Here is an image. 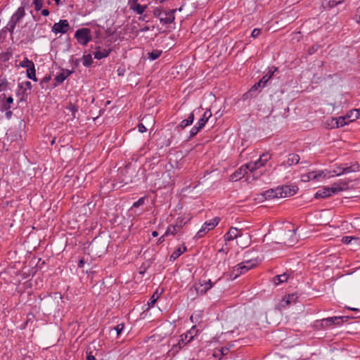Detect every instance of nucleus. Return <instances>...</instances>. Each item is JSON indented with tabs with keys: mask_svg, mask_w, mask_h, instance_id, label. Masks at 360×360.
Returning a JSON list of instances; mask_svg holds the SVG:
<instances>
[{
	"mask_svg": "<svg viewBox=\"0 0 360 360\" xmlns=\"http://www.w3.org/2000/svg\"><path fill=\"white\" fill-rule=\"evenodd\" d=\"M349 319V317L347 316H333L316 321V323L319 324L321 328L326 329L333 325L340 326L345 321H347Z\"/></svg>",
	"mask_w": 360,
	"mask_h": 360,
	"instance_id": "nucleus-1",
	"label": "nucleus"
},
{
	"mask_svg": "<svg viewBox=\"0 0 360 360\" xmlns=\"http://www.w3.org/2000/svg\"><path fill=\"white\" fill-rule=\"evenodd\" d=\"M25 11L23 7H19L17 11L13 14L10 21L8 22L6 29L12 35L18 22L25 16Z\"/></svg>",
	"mask_w": 360,
	"mask_h": 360,
	"instance_id": "nucleus-2",
	"label": "nucleus"
},
{
	"mask_svg": "<svg viewBox=\"0 0 360 360\" xmlns=\"http://www.w3.org/2000/svg\"><path fill=\"white\" fill-rule=\"evenodd\" d=\"M77 42L81 45L86 46L91 40V30L89 28H81L75 34Z\"/></svg>",
	"mask_w": 360,
	"mask_h": 360,
	"instance_id": "nucleus-3",
	"label": "nucleus"
},
{
	"mask_svg": "<svg viewBox=\"0 0 360 360\" xmlns=\"http://www.w3.org/2000/svg\"><path fill=\"white\" fill-rule=\"evenodd\" d=\"M360 165L357 162H351L349 164H342L341 167L340 168V172H338L337 170H333V173L334 174L333 176H340L345 174H349L352 172H357L359 171Z\"/></svg>",
	"mask_w": 360,
	"mask_h": 360,
	"instance_id": "nucleus-4",
	"label": "nucleus"
},
{
	"mask_svg": "<svg viewBox=\"0 0 360 360\" xmlns=\"http://www.w3.org/2000/svg\"><path fill=\"white\" fill-rule=\"evenodd\" d=\"M32 84L29 81L24 82L21 84H18L19 89H23L22 92H18L17 95L20 96L18 103H21L23 101H26L27 98V96L30 93L27 92V91H30L32 89Z\"/></svg>",
	"mask_w": 360,
	"mask_h": 360,
	"instance_id": "nucleus-5",
	"label": "nucleus"
},
{
	"mask_svg": "<svg viewBox=\"0 0 360 360\" xmlns=\"http://www.w3.org/2000/svg\"><path fill=\"white\" fill-rule=\"evenodd\" d=\"M243 231L242 229H238L236 227H231L227 233L224 236V239L226 245L228 242L233 240H237L240 236H242Z\"/></svg>",
	"mask_w": 360,
	"mask_h": 360,
	"instance_id": "nucleus-6",
	"label": "nucleus"
},
{
	"mask_svg": "<svg viewBox=\"0 0 360 360\" xmlns=\"http://www.w3.org/2000/svg\"><path fill=\"white\" fill-rule=\"evenodd\" d=\"M70 30V25L67 20H60L52 27V32L55 34H65Z\"/></svg>",
	"mask_w": 360,
	"mask_h": 360,
	"instance_id": "nucleus-7",
	"label": "nucleus"
},
{
	"mask_svg": "<svg viewBox=\"0 0 360 360\" xmlns=\"http://www.w3.org/2000/svg\"><path fill=\"white\" fill-rule=\"evenodd\" d=\"M13 101L12 96H7L6 94H1L0 95V111L4 112V110L11 109Z\"/></svg>",
	"mask_w": 360,
	"mask_h": 360,
	"instance_id": "nucleus-8",
	"label": "nucleus"
},
{
	"mask_svg": "<svg viewBox=\"0 0 360 360\" xmlns=\"http://www.w3.org/2000/svg\"><path fill=\"white\" fill-rule=\"evenodd\" d=\"M196 333L195 326H193L190 330L180 336V339L178 340L179 345H182L183 346L186 345L193 339Z\"/></svg>",
	"mask_w": 360,
	"mask_h": 360,
	"instance_id": "nucleus-9",
	"label": "nucleus"
},
{
	"mask_svg": "<svg viewBox=\"0 0 360 360\" xmlns=\"http://www.w3.org/2000/svg\"><path fill=\"white\" fill-rule=\"evenodd\" d=\"M251 269H252V265L245 266V262H241L233 267L231 276H233V278H236Z\"/></svg>",
	"mask_w": 360,
	"mask_h": 360,
	"instance_id": "nucleus-10",
	"label": "nucleus"
},
{
	"mask_svg": "<svg viewBox=\"0 0 360 360\" xmlns=\"http://www.w3.org/2000/svg\"><path fill=\"white\" fill-rule=\"evenodd\" d=\"M281 189L280 193L282 192V195L280 198H286L294 195L298 191L296 186H279Z\"/></svg>",
	"mask_w": 360,
	"mask_h": 360,
	"instance_id": "nucleus-11",
	"label": "nucleus"
},
{
	"mask_svg": "<svg viewBox=\"0 0 360 360\" xmlns=\"http://www.w3.org/2000/svg\"><path fill=\"white\" fill-rule=\"evenodd\" d=\"M176 12V9H172L169 11H164L160 20L163 24H170L172 23L174 19V13Z\"/></svg>",
	"mask_w": 360,
	"mask_h": 360,
	"instance_id": "nucleus-12",
	"label": "nucleus"
},
{
	"mask_svg": "<svg viewBox=\"0 0 360 360\" xmlns=\"http://www.w3.org/2000/svg\"><path fill=\"white\" fill-rule=\"evenodd\" d=\"M323 176V172H311L305 174H302L301 176V179L302 181L307 182L311 180L313 181H319L320 177Z\"/></svg>",
	"mask_w": 360,
	"mask_h": 360,
	"instance_id": "nucleus-13",
	"label": "nucleus"
},
{
	"mask_svg": "<svg viewBox=\"0 0 360 360\" xmlns=\"http://www.w3.org/2000/svg\"><path fill=\"white\" fill-rule=\"evenodd\" d=\"M266 164L264 162L260 161V158L255 162H250L245 165L246 169H248L251 173H254L256 172L258 169L260 167L264 166ZM254 178H257L258 174H256V176L255 174H253Z\"/></svg>",
	"mask_w": 360,
	"mask_h": 360,
	"instance_id": "nucleus-14",
	"label": "nucleus"
},
{
	"mask_svg": "<svg viewBox=\"0 0 360 360\" xmlns=\"http://www.w3.org/2000/svg\"><path fill=\"white\" fill-rule=\"evenodd\" d=\"M237 245L241 248H245L250 245L251 236L249 233H243L236 240Z\"/></svg>",
	"mask_w": 360,
	"mask_h": 360,
	"instance_id": "nucleus-15",
	"label": "nucleus"
},
{
	"mask_svg": "<svg viewBox=\"0 0 360 360\" xmlns=\"http://www.w3.org/2000/svg\"><path fill=\"white\" fill-rule=\"evenodd\" d=\"M300 160V158L297 154L291 153L288 155L287 160L283 162L281 165L284 167H290L298 164Z\"/></svg>",
	"mask_w": 360,
	"mask_h": 360,
	"instance_id": "nucleus-16",
	"label": "nucleus"
},
{
	"mask_svg": "<svg viewBox=\"0 0 360 360\" xmlns=\"http://www.w3.org/2000/svg\"><path fill=\"white\" fill-rule=\"evenodd\" d=\"M349 116H342L337 118H332L331 126L333 128H338L348 124L350 122L347 120Z\"/></svg>",
	"mask_w": 360,
	"mask_h": 360,
	"instance_id": "nucleus-17",
	"label": "nucleus"
},
{
	"mask_svg": "<svg viewBox=\"0 0 360 360\" xmlns=\"http://www.w3.org/2000/svg\"><path fill=\"white\" fill-rule=\"evenodd\" d=\"M213 286V283H212L211 280H208L207 281H205L203 284L200 283L199 286H195V290L198 294H200V295H205L208 290H210Z\"/></svg>",
	"mask_w": 360,
	"mask_h": 360,
	"instance_id": "nucleus-18",
	"label": "nucleus"
},
{
	"mask_svg": "<svg viewBox=\"0 0 360 360\" xmlns=\"http://www.w3.org/2000/svg\"><path fill=\"white\" fill-rule=\"evenodd\" d=\"M281 189L279 188V186L276 187V188H271L266 191L263 195L265 198V199H274V198H280V196L282 195V192L280 193Z\"/></svg>",
	"mask_w": 360,
	"mask_h": 360,
	"instance_id": "nucleus-19",
	"label": "nucleus"
},
{
	"mask_svg": "<svg viewBox=\"0 0 360 360\" xmlns=\"http://www.w3.org/2000/svg\"><path fill=\"white\" fill-rule=\"evenodd\" d=\"M298 297L297 294H289L285 295L280 302V307L285 308L292 302H295Z\"/></svg>",
	"mask_w": 360,
	"mask_h": 360,
	"instance_id": "nucleus-20",
	"label": "nucleus"
},
{
	"mask_svg": "<svg viewBox=\"0 0 360 360\" xmlns=\"http://www.w3.org/2000/svg\"><path fill=\"white\" fill-rule=\"evenodd\" d=\"M330 187H323L322 189L319 190L314 195L315 198H326L332 195Z\"/></svg>",
	"mask_w": 360,
	"mask_h": 360,
	"instance_id": "nucleus-21",
	"label": "nucleus"
},
{
	"mask_svg": "<svg viewBox=\"0 0 360 360\" xmlns=\"http://www.w3.org/2000/svg\"><path fill=\"white\" fill-rule=\"evenodd\" d=\"M138 0H133L130 1V8L133 10L134 12H136L137 14H142L146 8H147V6L144 5L142 6L137 3Z\"/></svg>",
	"mask_w": 360,
	"mask_h": 360,
	"instance_id": "nucleus-22",
	"label": "nucleus"
},
{
	"mask_svg": "<svg viewBox=\"0 0 360 360\" xmlns=\"http://www.w3.org/2000/svg\"><path fill=\"white\" fill-rule=\"evenodd\" d=\"M72 72L73 70L62 69L61 72L56 76L55 80L58 84L63 83Z\"/></svg>",
	"mask_w": 360,
	"mask_h": 360,
	"instance_id": "nucleus-23",
	"label": "nucleus"
},
{
	"mask_svg": "<svg viewBox=\"0 0 360 360\" xmlns=\"http://www.w3.org/2000/svg\"><path fill=\"white\" fill-rule=\"evenodd\" d=\"M219 221L220 219L219 217H214L210 221H205L202 226V228H205L206 231L208 232L214 229V227L218 225Z\"/></svg>",
	"mask_w": 360,
	"mask_h": 360,
	"instance_id": "nucleus-24",
	"label": "nucleus"
},
{
	"mask_svg": "<svg viewBox=\"0 0 360 360\" xmlns=\"http://www.w3.org/2000/svg\"><path fill=\"white\" fill-rule=\"evenodd\" d=\"M100 47L96 48V51L94 53V58L96 59H102L103 58L107 57L111 49H103V50H99Z\"/></svg>",
	"mask_w": 360,
	"mask_h": 360,
	"instance_id": "nucleus-25",
	"label": "nucleus"
},
{
	"mask_svg": "<svg viewBox=\"0 0 360 360\" xmlns=\"http://www.w3.org/2000/svg\"><path fill=\"white\" fill-rule=\"evenodd\" d=\"M194 113L193 112H192L191 113L189 114V115L188 116V117L184 120H182L180 124L178 125V128H181V129H184L186 128V127L191 125L193 122V120H194Z\"/></svg>",
	"mask_w": 360,
	"mask_h": 360,
	"instance_id": "nucleus-26",
	"label": "nucleus"
},
{
	"mask_svg": "<svg viewBox=\"0 0 360 360\" xmlns=\"http://www.w3.org/2000/svg\"><path fill=\"white\" fill-rule=\"evenodd\" d=\"M211 116L212 112L210 110H206V111L203 113L202 117L198 120L197 124L203 128Z\"/></svg>",
	"mask_w": 360,
	"mask_h": 360,
	"instance_id": "nucleus-27",
	"label": "nucleus"
},
{
	"mask_svg": "<svg viewBox=\"0 0 360 360\" xmlns=\"http://www.w3.org/2000/svg\"><path fill=\"white\" fill-rule=\"evenodd\" d=\"M259 87H264L263 86V84L262 83H260V81H259L258 82L255 83L252 86V88L248 91L246 92L244 95H243V97L245 98H248V95H250V96H252L254 95L255 93L257 92V91L258 90V89Z\"/></svg>",
	"mask_w": 360,
	"mask_h": 360,
	"instance_id": "nucleus-28",
	"label": "nucleus"
},
{
	"mask_svg": "<svg viewBox=\"0 0 360 360\" xmlns=\"http://www.w3.org/2000/svg\"><path fill=\"white\" fill-rule=\"evenodd\" d=\"M276 70H277V68H274V70H269L268 71V72L262 77V78L259 81H260V83H262L263 84V86H266L267 82L269 81L270 79H271V77L274 75V72Z\"/></svg>",
	"mask_w": 360,
	"mask_h": 360,
	"instance_id": "nucleus-29",
	"label": "nucleus"
},
{
	"mask_svg": "<svg viewBox=\"0 0 360 360\" xmlns=\"http://www.w3.org/2000/svg\"><path fill=\"white\" fill-rule=\"evenodd\" d=\"M288 275L286 273H285L281 275L276 276L274 278V282L276 285H278L282 283L286 282L288 281Z\"/></svg>",
	"mask_w": 360,
	"mask_h": 360,
	"instance_id": "nucleus-30",
	"label": "nucleus"
},
{
	"mask_svg": "<svg viewBox=\"0 0 360 360\" xmlns=\"http://www.w3.org/2000/svg\"><path fill=\"white\" fill-rule=\"evenodd\" d=\"M246 169H243V168H240L238 169H237L231 176V179L233 180H237V179H240L243 176H244L245 174L246 173Z\"/></svg>",
	"mask_w": 360,
	"mask_h": 360,
	"instance_id": "nucleus-31",
	"label": "nucleus"
},
{
	"mask_svg": "<svg viewBox=\"0 0 360 360\" xmlns=\"http://www.w3.org/2000/svg\"><path fill=\"white\" fill-rule=\"evenodd\" d=\"M27 77L33 81H37L34 64L27 69Z\"/></svg>",
	"mask_w": 360,
	"mask_h": 360,
	"instance_id": "nucleus-32",
	"label": "nucleus"
},
{
	"mask_svg": "<svg viewBox=\"0 0 360 360\" xmlns=\"http://www.w3.org/2000/svg\"><path fill=\"white\" fill-rule=\"evenodd\" d=\"M330 190L332 191L333 194L338 193L340 191L347 190L345 187L339 185L337 182L332 184L330 187Z\"/></svg>",
	"mask_w": 360,
	"mask_h": 360,
	"instance_id": "nucleus-33",
	"label": "nucleus"
},
{
	"mask_svg": "<svg viewBox=\"0 0 360 360\" xmlns=\"http://www.w3.org/2000/svg\"><path fill=\"white\" fill-rule=\"evenodd\" d=\"M330 190L332 191L333 194L338 193L340 191L347 190L345 187L339 185L337 182L332 184L330 187Z\"/></svg>",
	"mask_w": 360,
	"mask_h": 360,
	"instance_id": "nucleus-34",
	"label": "nucleus"
},
{
	"mask_svg": "<svg viewBox=\"0 0 360 360\" xmlns=\"http://www.w3.org/2000/svg\"><path fill=\"white\" fill-rule=\"evenodd\" d=\"M93 63L91 54L84 55L82 57V64L85 67H89Z\"/></svg>",
	"mask_w": 360,
	"mask_h": 360,
	"instance_id": "nucleus-35",
	"label": "nucleus"
},
{
	"mask_svg": "<svg viewBox=\"0 0 360 360\" xmlns=\"http://www.w3.org/2000/svg\"><path fill=\"white\" fill-rule=\"evenodd\" d=\"M202 128L198 124L194 125L190 131L188 139H191L194 137Z\"/></svg>",
	"mask_w": 360,
	"mask_h": 360,
	"instance_id": "nucleus-36",
	"label": "nucleus"
},
{
	"mask_svg": "<svg viewBox=\"0 0 360 360\" xmlns=\"http://www.w3.org/2000/svg\"><path fill=\"white\" fill-rule=\"evenodd\" d=\"M184 218H183V217H178L176 219L175 224L173 225L176 229H178L179 231L188 222V221H184Z\"/></svg>",
	"mask_w": 360,
	"mask_h": 360,
	"instance_id": "nucleus-37",
	"label": "nucleus"
},
{
	"mask_svg": "<svg viewBox=\"0 0 360 360\" xmlns=\"http://www.w3.org/2000/svg\"><path fill=\"white\" fill-rule=\"evenodd\" d=\"M66 109L71 112L72 117H75V113L78 111V106L77 105L69 103Z\"/></svg>",
	"mask_w": 360,
	"mask_h": 360,
	"instance_id": "nucleus-38",
	"label": "nucleus"
},
{
	"mask_svg": "<svg viewBox=\"0 0 360 360\" xmlns=\"http://www.w3.org/2000/svg\"><path fill=\"white\" fill-rule=\"evenodd\" d=\"M162 53V51L153 50V51L148 53V58L153 60H156L161 56Z\"/></svg>",
	"mask_w": 360,
	"mask_h": 360,
	"instance_id": "nucleus-39",
	"label": "nucleus"
},
{
	"mask_svg": "<svg viewBox=\"0 0 360 360\" xmlns=\"http://www.w3.org/2000/svg\"><path fill=\"white\" fill-rule=\"evenodd\" d=\"M184 346H183L182 345H179V342L176 343V344H174L172 345V349L169 350V353L172 355V356H174L176 354H177L179 350L183 348Z\"/></svg>",
	"mask_w": 360,
	"mask_h": 360,
	"instance_id": "nucleus-40",
	"label": "nucleus"
},
{
	"mask_svg": "<svg viewBox=\"0 0 360 360\" xmlns=\"http://www.w3.org/2000/svg\"><path fill=\"white\" fill-rule=\"evenodd\" d=\"M184 346H183L182 345H179V342L176 343V344H174L172 345V349L169 350V353L172 355V356H174L176 354H177L179 350L183 348Z\"/></svg>",
	"mask_w": 360,
	"mask_h": 360,
	"instance_id": "nucleus-41",
	"label": "nucleus"
},
{
	"mask_svg": "<svg viewBox=\"0 0 360 360\" xmlns=\"http://www.w3.org/2000/svg\"><path fill=\"white\" fill-rule=\"evenodd\" d=\"M34 65L32 60H29L27 58H24V59L20 63V66L22 68H26L27 69Z\"/></svg>",
	"mask_w": 360,
	"mask_h": 360,
	"instance_id": "nucleus-42",
	"label": "nucleus"
},
{
	"mask_svg": "<svg viewBox=\"0 0 360 360\" xmlns=\"http://www.w3.org/2000/svg\"><path fill=\"white\" fill-rule=\"evenodd\" d=\"M9 89V83L6 79H0V91H5Z\"/></svg>",
	"mask_w": 360,
	"mask_h": 360,
	"instance_id": "nucleus-43",
	"label": "nucleus"
},
{
	"mask_svg": "<svg viewBox=\"0 0 360 360\" xmlns=\"http://www.w3.org/2000/svg\"><path fill=\"white\" fill-rule=\"evenodd\" d=\"M183 254V251H181V248H178L170 256V261H174L176 259L181 255Z\"/></svg>",
	"mask_w": 360,
	"mask_h": 360,
	"instance_id": "nucleus-44",
	"label": "nucleus"
},
{
	"mask_svg": "<svg viewBox=\"0 0 360 360\" xmlns=\"http://www.w3.org/2000/svg\"><path fill=\"white\" fill-rule=\"evenodd\" d=\"M179 232L178 229H176L174 226H170L167 228V231L165 233V236H168L169 234L175 235Z\"/></svg>",
	"mask_w": 360,
	"mask_h": 360,
	"instance_id": "nucleus-45",
	"label": "nucleus"
},
{
	"mask_svg": "<svg viewBox=\"0 0 360 360\" xmlns=\"http://www.w3.org/2000/svg\"><path fill=\"white\" fill-rule=\"evenodd\" d=\"M33 4L34 6L35 11H39L41 10L43 6V0H33Z\"/></svg>",
	"mask_w": 360,
	"mask_h": 360,
	"instance_id": "nucleus-46",
	"label": "nucleus"
},
{
	"mask_svg": "<svg viewBox=\"0 0 360 360\" xmlns=\"http://www.w3.org/2000/svg\"><path fill=\"white\" fill-rule=\"evenodd\" d=\"M260 161L266 164L271 158V155L269 153H264L260 155Z\"/></svg>",
	"mask_w": 360,
	"mask_h": 360,
	"instance_id": "nucleus-47",
	"label": "nucleus"
},
{
	"mask_svg": "<svg viewBox=\"0 0 360 360\" xmlns=\"http://www.w3.org/2000/svg\"><path fill=\"white\" fill-rule=\"evenodd\" d=\"M158 298V296H156L155 294H153L151 297L150 298L148 304L149 307H153L155 302H157V300Z\"/></svg>",
	"mask_w": 360,
	"mask_h": 360,
	"instance_id": "nucleus-48",
	"label": "nucleus"
},
{
	"mask_svg": "<svg viewBox=\"0 0 360 360\" xmlns=\"http://www.w3.org/2000/svg\"><path fill=\"white\" fill-rule=\"evenodd\" d=\"M163 10L162 8H156L153 10V15L154 16L158 18L159 19L161 18L162 15V13H163Z\"/></svg>",
	"mask_w": 360,
	"mask_h": 360,
	"instance_id": "nucleus-49",
	"label": "nucleus"
},
{
	"mask_svg": "<svg viewBox=\"0 0 360 360\" xmlns=\"http://www.w3.org/2000/svg\"><path fill=\"white\" fill-rule=\"evenodd\" d=\"M206 233H207V232L206 231L205 228L201 227V229L196 233L195 238L197 239L202 238V236H204L205 235Z\"/></svg>",
	"mask_w": 360,
	"mask_h": 360,
	"instance_id": "nucleus-50",
	"label": "nucleus"
},
{
	"mask_svg": "<svg viewBox=\"0 0 360 360\" xmlns=\"http://www.w3.org/2000/svg\"><path fill=\"white\" fill-rule=\"evenodd\" d=\"M124 328V323H120L115 326L113 329L116 331L117 335H119L122 332Z\"/></svg>",
	"mask_w": 360,
	"mask_h": 360,
	"instance_id": "nucleus-51",
	"label": "nucleus"
},
{
	"mask_svg": "<svg viewBox=\"0 0 360 360\" xmlns=\"http://www.w3.org/2000/svg\"><path fill=\"white\" fill-rule=\"evenodd\" d=\"M144 202H145V198H141L136 202H134L132 207H139V206L143 205Z\"/></svg>",
	"mask_w": 360,
	"mask_h": 360,
	"instance_id": "nucleus-52",
	"label": "nucleus"
},
{
	"mask_svg": "<svg viewBox=\"0 0 360 360\" xmlns=\"http://www.w3.org/2000/svg\"><path fill=\"white\" fill-rule=\"evenodd\" d=\"M261 34V30L259 29V28H255L252 33H251V37H253V38H257L259 34Z\"/></svg>",
	"mask_w": 360,
	"mask_h": 360,
	"instance_id": "nucleus-53",
	"label": "nucleus"
},
{
	"mask_svg": "<svg viewBox=\"0 0 360 360\" xmlns=\"http://www.w3.org/2000/svg\"><path fill=\"white\" fill-rule=\"evenodd\" d=\"M51 80L50 75H46L41 81L40 84L42 88H44V84L48 83Z\"/></svg>",
	"mask_w": 360,
	"mask_h": 360,
	"instance_id": "nucleus-54",
	"label": "nucleus"
},
{
	"mask_svg": "<svg viewBox=\"0 0 360 360\" xmlns=\"http://www.w3.org/2000/svg\"><path fill=\"white\" fill-rule=\"evenodd\" d=\"M352 114H355L353 120H356L360 117V109H354L352 110Z\"/></svg>",
	"mask_w": 360,
	"mask_h": 360,
	"instance_id": "nucleus-55",
	"label": "nucleus"
},
{
	"mask_svg": "<svg viewBox=\"0 0 360 360\" xmlns=\"http://www.w3.org/2000/svg\"><path fill=\"white\" fill-rule=\"evenodd\" d=\"M350 181H346V180H340L339 181H338L337 183L340 185V186H342L343 187H345L346 189L348 188V184L349 183Z\"/></svg>",
	"mask_w": 360,
	"mask_h": 360,
	"instance_id": "nucleus-56",
	"label": "nucleus"
},
{
	"mask_svg": "<svg viewBox=\"0 0 360 360\" xmlns=\"http://www.w3.org/2000/svg\"><path fill=\"white\" fill-rule=\"evenodd\" d=\"M352 239H353V238L351 236H344V237H342L341 240L345 244H349V243H350V242L352 241Z\"/></svg>",
	"mask_w": 360,
	"mask_h": 360,
	"instance_id": "nucleus-57",
	"label": "nucleus"
},
{
	"mask_svg": "<svg viewBox=\"0 0 360 360\" xmlns=\"http://www.w3.org/2000/svg\"><path fill=\"white\" fill-rule=\"evenodd\" d=\"M318 48H319V46H312L309 47L308 49V53L309 55L314 53L317 51Z\"/></svg>",
	"mask_w": 360,
	"mask_h": 360,
	"instance_id": "nucleus-58",
	"label": "nucleus"
},
{
	"mask_svg": "<svg viewBox=\"0 0 360 360\" xmlns=\"http://www.w3.org/2000/svg\"><path fill=\"white\" fill-rule=\"evenodd\" d=\"M86 360H97L96 357L92 354V352H86Z\"/></svg>",
	"mask_w": 360,
	"mask_h": 360,
	"instance_id": "nucleus-59",
	"label": "nucleus"
},
{
	"mask_svg": "<svg viewBox=\"0 0 360 360\" xmlns=\"http://www.w3.org/2000/svg\"><path fill=\"white\" fill-rule=\"evenodd\" d=\"M138 129H139V131L141 133H143V132H146L147 131L146 127L142 123H139V124Z\"/></svg>",
	"mask_w": 360,
	"mask_h": 360,
	"instance_id": "nucleus-60",
	"label": "nucleus"
},
{
	"mask_svg": "<svg viewBox=\"0 0 360 360\" xmlns=\"http://www.w3.org/2000/svg\"><path fill=\"white\" fill-rule=\"evenodd\" d=\"M31 0H21V6L25 9V7L28 6L30 4Z\"/></svg>",
	"mask_w": 360,
	"mask_h": 360,
	"instance_id": "nucleus-61",
	"label": "nucleus"
},
{
	"mask_svg": "<svg viewBox=\"0 0 360 360\" xmlns=\"http://www.w3.org/2000/svg\"><path fill=\"white\" fill-rule=\"evenodd\" d=\"M4 111L6 112L5 113V116L8 119V120H10L12 116H13V112L12 111L10 110H4Z\"/></svg>",
	"mask_w": 360,
	"mask_h": 360,
	"instance_id": "nucleus-62",
	"label": "nucleus"
},
{
	"mask_svg": "<svg viewBox=\"0 0 360 360\" xmlns=\"http://www.w3.org/2000/svg\"><path fill=\"white\" fill-rule=\"evenodd\" d=\"M285 234L288 236L292 237L295 234V229H292V230L289 229L288 231H286L285 233Z\"/></svg>",
	"mask_w": 360,
	"mask_h": 360,
	"instance_id": "nucleus-63",
	"label": "nucleus"
},
{
	"mask_svg": "<svg viewBox=\"0 0 360 360\" xmlns=\"http://www.w3.org/2000/svg\"><path fill=\"white\" fill-rule=\"evenodd\" d=\"M244 262L245 263V266H250L251 264V265H252V268L256 266V262L253 260H247Z\"/></svg>",
	"mask_w": 360,
	"mask_h": 360,
	"instance_id": "nucleus-64",
	"label": "nucleus"
}]
</instances>
